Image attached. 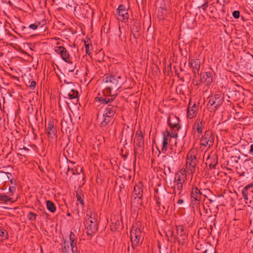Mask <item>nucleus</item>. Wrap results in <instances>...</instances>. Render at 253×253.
<instances>
[{
	"label": "nucleus",
	"mask_w": 253,
	"mask_h": 253,
	"mask_svg": "<svg viewBox=\"0 0 253 253\" xmlns=\"http://www.w3.org/2000/svg\"><path fill=\"white\" fill-rule=\"evenodd\" d=\"M110 85L103 90L102 94H99L96 98L103 104H107L113 101L117 96V94H112V91L118 89L120 86L118 84V80H110Z\"/></svg>",
	"instance_id": "1"
},
{
	"label": "nucleus",
	"mask_w": 253,
	"mask_h": 253,
	"mask_svg": "<svg viewBox=\"0 0 253 253\" xmlns=\"http://www.w3.org/2000/svg\"><path fill=\"white\" fill-rule=\"evenodd\" d=\"M186 178V171L185 169H181L176 172L172 187L175 196H181L183 194L184 184Z\"/></svg>",
	"instance_id": "2"
},
{
	"label": "nucleus",
	"mask_w": 253,
	"mask_h": 253,
	"mask_svg": "<svg viewBox=\"0 0 253 253\" xmlns=\"http://www.w3.org/2000/svg\"><path fill=\"white\" fill-rule=\"evenodd\" d=\"M116 105H108L103 110H100L98 116V120L101 127L105 126L110 122L117 111Z\"/></svg>",
	"instance_id": "3"
},
{
	"label": "nucleus",
	"mask_w": 253,
	"mask_h": 253,
	"mask_svg": "<svg viewBox=\"0 0 253 253\" xmlns=\"http://www.w3.org/2000/svg\"><path fill=\"white\" fill-rule=\"evenodd\" d=\"M143 226L139 222H136L132 227L130 232V239L132 246H137L143 239Z\"/></svg>",
	"instance_id": "4"
},
{
	"label": "nucleus",
	"mask_w": 253,
	"mask_h": 253,
	"mask_svg": "<svg viewBox=\"0 0 253 253\" xmlns=\"http://www.w3.org/2000/svg\"><path fill=\"white\" fill-rule=\"evenodd\" d=\"M177 137V133L175 131H168L163 133V141L162 151L165 152L167 150L168 148L172 147L173 145L176 146V138ZM172 149V148H171Z\"/></svg>",
	"instance_id": "5"
},
{
	"label": "nucleus",
	"mask_w": 253,
	"mask_h": 253,
	"mask_svg": "<svg viewBox=\"0 0 253 253\" xmlns=\"http://www.w3.org/2000/svg\"><path fill=\"white\" fill-rule=\"evenodd\" d=\"M95 216V213L89 211L85 217L86 232L88 235H93L97 230V221Z\"/></svg>",
	"instance_id": "6"
},
{
	"label": "nucleus",
	"mask_w": 253,
	"mask_h": 253,
	"mask_svg": "<svg viewBox=\"0 0 253 253\" xmlns=\"http://www.w3.org/2000/svg\"><path fill=\"white\" fill-rule=\"evenodd\" d=\"M197 150L192 149L188 153L186 166L188 171L193 174L195 170V167L197 162Z\"/></svg>",
	"instance_id": "7"
},
{
	"label": "nucleus",
	"mask_w": 253,
	"mask_h": 253,
	"mask_svg": "<svg viewBox=\"0 0 253 253\" xmlns=\"http://www.w3.org/2000/svg\"><path fill=\"white\" fill-rule=\"evenodd\" d=\"M69 242H65L64 246L62 248L63 253H78L75 234L71 232L69 237Z\"/></svg>",
	"instance_id": "8"
},
{
	"label": "nucleus",
	"mask_w": 253,
	"mask_h": 253,
	"mask_svg": "<svg viewBox=\"0 0 253 253\" xmlns=\"http://www.w3.org/2000/svg\"><path fill=\"white\" fill-rule=\"evenodd\" d=\"M66 80H64L65 84L62 86L68 91L69 97L71 99L77 98L79 96V92L77 90L79 85L77 84H74L72 82H66Z\"/></svg>",
	"instance_id": "9"
},
{
	"label": "nucleus",
	"mask_w": 253,
	"mask_h": 253,
	"mask_svg": "<svg viewBox=\"0 0 253 253\" xmlns=\"http://www.w3.org/2000/svg\"><path fill=\"white\" fill-rule=\"evenodd\" d=\"M214 137L210 131H206L200 139V144L203 147H211L213 143Z\"/></svg>",
	"instance_id": "10"
},
{
	"label": "nucleus",
	"mask_w": 253,
	"mask_h": 253,
	"mask_svg": "<svg viewBox=\"0 0 253 253\" xmlns=\"http://www.w3.org/2000/svg\"><path fill=\"white\" fill-rule=\"evenodd\" d=\"M223 101V98L222 96L219 94H216L209 100L208 106L211 111H214L222 105Z\"/></svg>",
	"instance_id": "11"
},
{
	"label": "nucleus",
	"mask_w": 253,
	"mask_h": 253,
	"mask_svg": "<svg viewBox=\"0 0 253 253\" xmlns=\"http://www.w3.org/2000/svg\"><path fill=\"white\" fill-rule=\"evenodd\" d=\"M55 52L60 55L61 58L66 63L72 64L70 59V54L66 49L62 46H56L54 48Z\"/></svg>",
	"instance_id": "12"
},
{
	"label": "nucleus",
	"mask_w": 253,
	"mask_h": 253,
	"mask_svg": "<svg viewBox=\"0 0 253 253\" xmlns=\"http://www.w3.org/2000/svg\"><path fill=\"white\" fill-rule=\"evenodd\" d=\"M204 126L202 121L200 119H197L193 126V133L195 137H199L200 134L203 131Z\"/></svg>",
	"instance_id": "13"
},
{
	"label": "nucleus",
	"mask_w": 253,
	"mask_h": 253,
	"mask_svg": "<svg viewBox=\"0 0 253 253\" xmlns=\"http://www.w3.org/2000/svg\"><path fill=\"white\" fill-rule=\"evenodd\" d=\"M54 125V122L52 120H49L46 126V134L50 138L56 137V129Z\"/></svg>",
	"instance_id": "14"
},
{
	"label": "nucleus",
	"mask_w": 253,
	"mask_h": 253,
	"mask_svg": "<svg viewBox=\"0 0 253 253\" xmlns=\"http://www.w3.org/2000/svg\"><path fill=\"white\" fill-rule=\"evenodd\" d=\"M179 118L176 116L174 115H171L169 116V117L168 119V122L169 126L171 127V131L174 130L177 132V131L179 128Z\"/></svg>",
	"instance_id": "15"
},
{
	"label": "nucleus",
	"mask_w": 253,
	"mask_h": 253,
	"mask_svg": "<svg viewBox=\"0 0 253 253\" xmlns=\"http://www.w3.org/2000/svg\"><path fill=\"white\" fill-rule=\"evenodd\" d=\"M118 15V19L122 21L127 20L129 17L127 9L126 8L124 5H120L117 9Z\"/></svg>",
	"instance_id": "16"
},
{
	"label": "nucleus",
	"mask_w": 253,
	"mask_h": 253,
	"mask_svg": "<svg viewBox=\"0 0 253 253\" xmlns=\"http://www.w3.org/2000/svg\"><path fill=\"white\" fill-rule=\"evenodd\" d=\"M199 106L196 103L192 104L191 102L189 104L187 109V117L189 119H193L196 116Z\"/></svg>",
	"instance_id": "17"
},
{
	"label": "nucleus",
	"mask_w": 253,
	"mask_h": 253,
	"mask_svg": "<svg viewBox=\"0 0 253 253\" xmlns=\"http://www.w3.org/2000/svg\"><path fill=\"white\" fill-rule=\"evenodd\" d=\"M202 193L200 190L195 186H193L191 191V201L199 202L201 200Z\"/></svg>",
	"instance_id": "18"
},
{
	"label": "nucleus",
	"mask_w": 253,
	"mask_h": 253,
	"mask_svg": "<svg viewBox=\"0 0 253 253\" xmlns=\"http://www.w3.org/2000/svg\"><path fill=\"white\" fill-rule=\"evenodd\" d=\"M189 63L190 67L193 69L195 74L199 73V70L200 67V61L199 59H189Z\"/></svg>",
	"instance_id": "19"
},
{
	"label": "nucleus",
	"mask_w": 253,
	"mask_h": 253,
	"mask_svg": "<svg viewBox=\"0 0 253 253\" xmlns=\"http://www.w3.org/2000/svg\"><path fill=\"white\" fill-rule=\"evenodd\" d=\"M134 142L137 145L141 147L143 144V137L142 132L140 131H137L135 134L134 138Z\"/></svg>",
	"instance_id": "20"
},
{
	"label": "nucleus",
	"mask_w": 253,
	"mask_h": 253,
	"mask_svg": "<svg viewBox=\"0 0 253 253\" xmlns=\"http://www.w3.org/2000/svg\"><path fill=\"white\" fill-rule=\"evenodd\" d=\"M143 189L142 185L139 183L135 185L133 190L134 194L136 195L138 198H141L142 196Z\"/></svg>",
	"instance_id": "21"
},
{
	"label": "nucleus",
	"mask_w": 253,
	"mask_h": 253,
	"mask_svg": "<svg viewBox=\"0 0 253 253\" xmlns=\"http://www.w3.org/2000/svg\"><path fill=\"white\" fill-rule=\"evenodd\" d=\"M46 208L51 212H54L56 211V207L54 204L51 201L48 200L46 202Z\"/></svg>",
	"instance_id": "22"
},
{
	"label": "nucleus",
	"mask_w": 253,
	"mask_h": 253,
	"mask_svg": "<svg viewBox=\"0 0 253 253\" xmlns=\"http://www.w3.org/2000/svg\"><path fill=\"white\" fill-rule=\"evenodd\" d=\"M187 239V235L186 233H182L178 236L177 241L180 244L183 245L186 243Z\"/></svg>",
	"instance_id": "23"
},
{
	"label": "nucleus",
	"mask_w": 253,
	"mask_h": 253,
	"mask_svg": "<svg viewBox=\"0 0 253 253\" xmlns=\"http://www.w3.org/2000/svg\"><path fill=\"white\" fill-rule=\"evenodd\" d=\"M8 237L7 232L3 228L0 227V241H3Z\"/></svg>",
	"instance_id": "24"
},
{
	"label": "nucleus",
	"mask_w": 253,
	"mask_h": 253,
	"mask_svg": "<svg viewBox=\"0 0 253 253\" xmlns=\"http://www.w3.org/2000/svg\"><path fill=\"white\" fill-rule=\"evenodd\" d=\"M40 25V23L39 22L31 24L27 28L23 27L22 31L25 32L28 28L32 29L33 30H35L38 28Z\"/></svg>",
	"instance_id": "25"
},
{
	"label": "nucleus",
	"mask_w": 253,
	"mask_h": 253,
	"mask_svg": "<svg viewBox=\"0 0 253 253\" xmlns=\"http://www.w3.org/2000/svg\"><path fill=\"white\" fill-rule=\"evenodd\" d=\"M82 169H83L82 168L80 167H78L75 169H71L69 168L68 172H71L74 175L79 174L82 172Z\"/></svg>",
	"instance_id": "26"
},
{
	"label": "nucleus",
	"mask_w": 253,
	"mask_h": 253,
	"mask_svg": "<svg viewBox=\"0 0 253 253\" xmlns=\"http://www.w3.org/2000/svg\"><path fill=\"white\" fill-rule=\"evenodd\" d=\"M176 228L178 236L182 233H186L184 232V227L183 225L176 226Z\"/></svg>",
	"instance_id": "27"
},
{
	"label": "nucleus",
	"mask_w": 253,
	"mask_h": 253,
	"mask_svg": "<svg viewBox=\"0 0 253 253\" xmlns=\"http://www.w3.org/2000/svg\"><path fill=\"white\" fill-rule=\"evenodd\" d=\"M244 165L248 167H252L253 165V161L251 158H247L244 160Z\"/></svg>",
	"instance_id": "28"
},
{
	"label": "nucleus",
	"mask_w": 253,
	"mask_h": 253,
	"mask_svg": "<svg viewBox=\"0 0 253 253\" xmlns=\"http://www.w3.org/2000/svg\"><path fill=\"white\" fill-rule=\"evenodd\" d=\"M36 216H37V215L35 213L32 212H29L28 215V217L29 219L31 220H35V219L36 218Z\"/></svg>",
	"instance_id": "29"
},
{
	"label": "nucleus",
	"mask_w": 253,
	"mask_h": 253,
	"mask_svg": "<svg viewBox=\"0 0 253 253\" xmlns=\"http://www.w3.org/2000/svg\"><path fill=\"white\" fill-rule=\"evenodd\" d=\"M232 15L234 18L237 19L240 17V11L235 10L233 12Z\"/></svg>",
	"instance_id": "30"
},
{
	"label": "nucleus",
	"mask_w": 253,
	"mask_h": 253,
	"mask_svg": "<svg viewBox=\"0 0 253 253\" xmlns=\"http://www.w3.org/2000/svg\"><path fill=\"white\" fill-rule=\"evenodd\" d=\"M10 199L11 198H9L8 197L6 196L1 197V200L5 202L10 201Z\"/></svg>",
	"instance_id": "31"
},
{
	"label": "nucleus",
	"mask_w": 253,
	"mask_h": 253,
	"mask_svg": "<svg viewBox=\"0 0 253 253\" xmlns=\"http://www.w3.org/2000/svg\"><path fill=\"white\" fill-rule=\"evenodd\" d=\"M85 50H86V53L88 54H89L90 53V49H89V45L88 44H85Z\"/></svg>",
	"instance_id": "32"
},
{
	"label": "nucleus",
	"mask_w": 253,
	"mask_h": 253,
	"mask_svg": "<svg viewBox=\"0 0 253 253\" xmlns=\"http://www.w3.org/2000/svg\"><path fill=\"white\" fill-rule=\"evenodd\" d=\"M246 190H244L242 191V194H243V196L244 197V198L245 199V200H247L248 199V195H247V194L246 193Z\"/></svg>",
	"instance_id": "33"
},
{
	"label": "nucleus",
	"mask_w": 253,
	"mask_h": 253,
	"mask_svg": "<svg viewBox=\"0 0 253 253\" xmlns=\"http://www.w3.org/2000/svg\"><path fill=\"white\" fill-rule=\"evenodd\" d=\"M36 84V82L34 81H33L30 83V87L32 89H33L35 87Z\"/></svg>",
	"instance_id": "34"
},
{
	"label": "nucleus",
	"mask_w": 253,
	"mask_h": 253,
	"mask_svg": "<svg viewBox=\"0 0 253 253\" xmlns=\"http://www.w3.org/2000/svg\"><path fill=\"white\" fill-rule=\"evenodd\" d=\"M249 153L253 156V144H252L251 146H250V149L249 151Z\"/></svg>",
	"instance_id": "35"
},
{
	"label": "nucleus",
	"mask_w": 253,
	"mask_h": 253,
	"mask_svg": "<svg viewBox=\"0 0 253 253\" xmlns=\"http://www.w3.org/2000/svg\"><path fill=\"white\" fill-rule=\"evenodd\" d=\"M109 78H115V79H120L121 78V77L120 76H117V77H115V76H110L109 77L108 76L106 78V79H108Z\"/></svg>",
	"instance_id": "36"
},
{
	"label": "nucleus",
	"mask_w": 253,
	"mask_h": 253,
	"mask_svg": "<svg viewBox=\"0 0 253 253\" xmlns=\"http://www.w3.org/2000/svg\"><path fill=\"white\" fill-rule=\"evenodd\" d=\"M138 32V29L137 28V31H136L135 32H133V35L135 38H137V37L139 36Z\"/></svg>",
	"instance_id": "37"
},
{
	"label": "nucleus",
	"mask_w": 253,
	"mask_h": 253,
	"mask_svg": "<svg viewBox=\"0 0 253 253\" xmlns=\"http://www.w3.org/2000/svg\"><path fill=\"white\" fill-rule=\"evenodd\" d=\"M208 4L207 3H204L201 6V7L204 10H205L207 7H208Z\"/></svg>",
	"instance_id": "38"
},
{
	"label": "nucleus",
	"mask_w": 253,
	"mask_h": 253,
	"mask_svg": "<svg viewBox=\"0 0 253 253\" xmlns=\"http://www.w3.org/2000/svg\"><path fill=\"white\" fill-rule=\"evenodd\" d=\"M250 187H253V184H248L247 185L244 189V190L247 191V190L250 188Z\"/></svg>",
	"instance_id": "39"
},
{
	"label": "nucleus",
	"mask_w": 253,
	"mask_h": 253,
	"mask_svg": "<svg viewBox=\"0 0 253 253\" xmlns=\"http://www.w3.org/2000/svg\"><path fill=\"white\" fill-rule=\"evenodd\" d=\"M15 190H16L15 187H14V186H12V187L10 186L9 187V190L11 192L13 193L15 191Z\"/></svg>",
	"instance_id": "40"
},
{
	"label": "nucleus",
	"mask_w": 253,
	"mask_h": 253,
	"mask_svg": "<svg viewBox=\"0 0 253 253\" xmlns=\"http://www.w3.org/2000/svg\"><path fill=\"white\" fill-rule=\"evenodd\" d=\"M183 203V200L182 199H180L178 200L177 203L178 204H182Z\"/></svg>",
	"instance_id": "41"
},
{
	"label": "nucleus",
	"mask_w": 253,
	"mask_h": 253,
	"mask_svg": "<svg viewBox=\"0 0 253 253\" xmlns=\"http://www.w3.org/2000/svg\"><path fill=\"white\" fill-rule=\"evenodd\" d=\"M211 73L210 72L206 73L207 77L208 78H210L211 77Z\"/></svg>",
	"instance_id": "42"
},
{
	"label": "nucleus",
	"mask_w": 253,
	"mask_h": 253,
	"mask_svg": "<svg viewBox=\"0 0 253 253\" xmlns=\"http://www.w3.org/2000/svg\"><path fill=\"white\" fill-rule=\"evenodd\" d=\"M137 28L138 29V27H136L135 28H134V27H133V28L132 29V32H135V31H137Z\"/></svg>",
	"instance_id": "43"
},
{
	"label": "nucleus",
	"mask_w": 253,
	"mask_h": 253,
	"mask_svg": "<svg viewBox=\"0 0 253 253\" xmlns=\"http://www.w3.org/2000/svg\"><path fill=\"white\" fill-rule=\"evenodd\" d=\"M215 165V164H210V168H214V167Z\"/></svg>",
	"instance_id": "44"
},
{
	"label": "nucleus",
	"mask_w": 253,
	"mask_h": 253,
	"mask_svg": "<svg viewBox=\"0 0 253 253\" xmlns=\"http://www.w3.org/2000/svg\"><path fill=\"white\" fill-rule=\"evenodd\" d=\"M61 0L63 1V3H64L66 5H67L66 2L65 1H66V0Z\"/></svg>",
	"instance_id": "45"
},
{
	"label": "nucleus",
	"mask_w": 253,
	"mask_h": 253,
	"mask_svg": "<svg viewBox=\"0 0 253 253\" xmlns=\"http://www.w3.org/2000/svg\"><path fill=\"white\" fill-rule=\"evenodd\" d=\"M6 174L11 175L10 173H7ZM7 177L8 178H9V177H8V175H7Z\"/></svg>",
	"instance_id": "46"
},
{
	"label": "nucleus",
	"mask_w": 253,
	"mask_h": 253,
	"mask_svg": "<svg viewBox=\"0 0 253 253\" xmlns=\"http://www.w3.org/2000/svg\"><path fill=\"white\" fill-rule=\"evenodd\" d=\"M209 200H210V202H211H211H213V201H212V200L210 199Z\"/></svg>",
	"instance_id": "47"
},
{
	"label": "nucleus",
	"mask_w": 253,
	"mask_h": 253,
	"mask_svg": "<svg viewBox=\"0 0 253 253\" xmlns=\"http://www.w3.org/2000/svg\"><path fill=\"white\" fill-rule=\"evenodd\" d=\"M67 215H68V216H70V213H67Z\"/></svg>",
	"instance_id": "48"
},
{
	"label": "nucleus",
	"mask_w": 253,
	"mask_h": 253,
	"mask_svg": "<svg viewBox=\"0 0 253 253\" xmlns=\"http://www.w3.org/2000/svg\"><path fill=\"white\" fill-rule=\"evenodd\" d=\"M81 204H83V200H81Z\"/></svg>",
	"instance_id": "49"
}]
</instances>
